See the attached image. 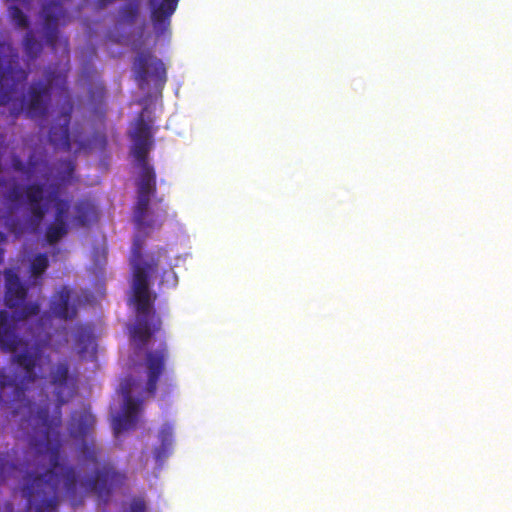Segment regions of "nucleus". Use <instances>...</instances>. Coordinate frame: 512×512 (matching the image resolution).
I'll return each instance as SVG.
<instances>
[{"label": "nucleus", "mask_w": 512, "mask_h": 512, "mask_svg": "<svg viewBox=\"0 0 512 512\" xmlns=\"http://www.w3.org/2000/svg\"><path fill=\"white\" fill-rule=\"evenodd\" d=\"M14 316L6 310H0V350L13 353L12 362L24 373L18 380L0 370V403L11 408L12 416H21L20 428L23 437L32 445L43 441L44 436L52 438L60 435L61 407L73 397L76 387V377L70 373L68 360L59 361L49 371V383L53 387L56 402L54 414H50L48 403L36 405L25 395L27 384L38 379L37 368L40 366L42 354L39 347L28 349V342L17 332Z\"/></svg>", "instance_id": "obj_1"}, {"label": "nucleus", "mask_w": 512, "mask_h": 512, "mask_svg": "<svg viewBox=\"0 0 512 512\" xmlns=\"http://www.w3.org/2000/svg\"><path fill=\"white\" fill-rule=\"evenodd\" d=\"M37 457L48 455L49 468L43 473L27 472L21 481V494L27 508L33 512H59V485L62 480L67 498L73 507L82 505L85 497L94 493L107 500L112 491L121 486L126 477L112 463L104 462L93 475L81 478L74 466L60 463L62 443L60 435L44 436L43 441L29 446Z\"/></svg>", "instance_id": "obj_2"}, {"label": "nucleus", "mask_w": 512, "mask_h": 512, "mask_svg": "<svg viewBox=\"0 0 512 512\" xmlns=\"http://www.w3.org/2000/svg\"><path fill=\"white\" fill-rule=\"evenodd\" d=\"M136 165L140 171L136 181L137 199L133 210L136 233L130 264L133 271V301L137 317L131 330V338L138 342L140 348H143L160 328V319L155 320V313L152 312L153 299L149 290V273L157 270L160 257L166 256L167 251L160 248L157 251V258L149 256L145 260L142 249L150 232L162 226L167 210L165 208H160L157 212L150 210L151 198L155 197L157 192L156 172L148 159L136 161Z\"/></svg>", "instance_id": "obj_3"}, {"label": "nucleus", "mask_w": 512, "mask_h": 512, "mask_svg": "<svg viewBox=\"0 0 512 512\" xmlns=\"http://www.w3.org/2000/svg\"><path fill=\"white\" fill-rule=\"evenodd\" d=\"M67 76L65 73L48 68L44 72V79L30 84L27 93L22 97L17 107L11 109V114L17 117L25 112L29 118L44 117L48 112L52 90L57 86L67 90Z\"/></svg>", "instance_id": "obj_4"}, {"label": "nucleus", "mask_w": 512, "mask_h": 512, "mask_svg": "<svg viewBox=\"0 0 512 512\" xmlns=\"http://www.w3.org/2000/svg\"><path fill=\"white\" fill-rule=\"evenodd\" d=\"M5 295L4 302L7 308L13 310L16 321H24L37 316L40 312L38 302H26L28 290L13 269L4 271Z\"/></svg>", "instance_id": "obj_5"}, {"label": "nucleus", "mask_w": 512, "mask_h": 512, "mask_svg": "<svg viewBox=\"0 0 512 512\" xmlns=\"http://www.w3.org/2000/svg\"><path fill=\"white\" fill-rule=\"evenodd\" d=\"M95 424V418L88 409L74 411L69 423V433L72 438L81 440L79 448L82 460L96 465L100 460V449L93 437H88Z\"/></svg>", "instance_id": "obj_6"}, {"label": "nucleus", "mask_w": 512, "mask_h": 512, "mask_svg": "<svg viewBox=\"0 0 512 512\" xmlns=\"http://www.w3.org/2000/svg\"><path fill=\"white\" fill-rule=\"evenodd\" d=\"M67 1L68 0H44L41 9L46 44L52 49H56L57 43L60 42L66 52H68V39L59 38L58 26L64 25L68 18L67 10L64 7Z\"/></svg>", "instance_id": "obj_7"}, {"label": "nucleus", "mask_w": 512, "mask_h": 512, "mask_svg": "<svg viewBox=\"0 0 512 512\" xmlns=\"http://www.w3.org/2000/svg\"><path fill=\"white\" fill-rule=\"evenodd\" d=\"M133 72L140 89L146 88L149 79L161 86L167 81L164 63L150 50H144L137 54L133 61Z\"/></svg>", "instance_id": "obj_8"}, {"label": "nucleus", "mask_w": 512, "mask_h": 512, "mask_svg": "<svg viewBox=\"0 0 512 512\" xmlns=\"http://www.w3.org/2000/svg\"><path fill=\"white\" fill-rule=\"evenodd\" d=\"M58 195L59 186L53 185L48 200L54 203V220L47 225L44 234L45 240L50 245L58 243L69 231L68 212L70 204L68 200L60 199Z\"/></svg>", "instance_id": "obj_9"}, {"label": "nucleus", "mask_w": 512, "mask_h": 512, "mask_svg": "<svg viewBox=\"0 0 512 512\" xmlns=\"http://www.w3.org/2000/svg\"><path fill=\"white\" fill-rule=\"evenodd\" d=\"M132 381V378L127 379L126 385L123 387V411L122 414L114 419V431L116 434L133 429L136 426L138 414L141 411L142 400L134 399L131 396Z\"/></svg>", "instance_id": "obj_10"}, {"label": "nucleus", "mask_w": 512, "mask_h": 512, "mask_svg": "<svg viewBox=\"0 0 512 512\" xmlns=\"http://www.w3.org/2000/svg\"><path fill=\"white\" fill-rule=\"evenodd\" d=\"M179 0H149L150 18L157 37L170 34L171 17Z\"/></svg>", "instance_id": "obj_11"}, {"label": "nucleus", "mask_w": 512, "mask_h": 512, "mask_svg": "<svg viewBox=\"0 0 512 512\" xmlns=\"http://www.w3.org/2000/svg\"><path fill=\"white\" fill-rule=\"evenodd\" d=\"M72 112L73 103L71 101H67L62 106L56 122L52 124L48 135L51 144L56 147H61L65 151L71 150L70 122Z\"/></svg>", "instance_id": "obj_12"}, {"label": "nucleus", "mask_w": 512, "mask_h": 512, "mask_svg": "<svg viewBox=\"0 0 512 512\" xmlns=\"http://www.w3.org/2000/svg\"><path fill=\"white\" fill-rule=\"evenodd\" d=\"M28 78V72L11 63L0 71V106L8 105L17 94L18 85Z\"/></svg>", "instance_id": "obj_13"}, {"label": "nucleus", "mask_w": 512, "mask_h": 512, "mask_svg": "<svg viewBox=\"0 0 512 512\" xmlns=\"http://www.w3.org/2000/svg\"><path fill=\"white\" fill-rule=\"evenodd\" d=\"M133 140L132 155L135 161H145L153 145L151 126L141 114L135 123L131 134Z\"/></svg>", "instance_id": "obj_14"}, {"label": "nucleus", "mask_w": 512, "mask_h": 512, "mask_svg": "<svg viewBox=\"0 0 512 512\" xmlns=\"http://www.w3.org/2000/svg\"><path fill=\"white\" fill-rule=\"evenodd\" d=\"M168 356L166 345L155 351H148L146 354V365L148 369V380L146 390L154 395L157 389V383L164 370L165 360Z\"/></svg>", "instance_id": "obj_15"}, {"label": "nucleus", "mask_w": 512, "mask_h": 512, "mask_svg": "<svg viewBox=\"0 0 512 512\" xmlns=\"http://www.w3.org/2000/svg\"><path fill=\"white\" fill-rule=\"evenodd\" d=\"M24 192L32 222L35 224L41 223L47 212L46 207L41 204L44 185L41 183L28 184Z\"/></svg>", "instance_id": "obj_16"}, {"label": "nucleus", "mask_w": 512, "mask_h": 512, "mask_svg": "<svg viewBox=\"0 0 512 512\" xmlns=\"http://www.w3.org/2000/svg\"><path fill=\"white\" fill-rule=\"evenodd\" d=\"M71 292L62 287L51 301V311L59 319L72 320L77 316V308L71 305Z\"/></svg>", "instance_id": "obj_17"}, {"label": "nucleus", "mask_w": 512, "mask_h": 512, "mask_svg": "<svg viewBox=\"0 0 512 512\" xmlns=\"http://www.w3.org/2000/svg\"><path fill=\"white\" fill-rule=\"evenodd\" d=\"M97 219L95 204L87 198L79 199L73 207L72 223L79 227L87 226L91 221Z\"/></svg>", "instance_id": "obj_18"}, {"label": "nucleus", "mask_w": 512, "mask_h": 512, "mask_svg": "<svg viewBox=\"0 0 512 512\" xmlns=\"http://www.w3.org/2000/svg\"><path fill=\"white\" fill-rule=\"evenodd\" d=\"M75 345L78 347V353L84 355L93 343V331L89 325L77 324L75 326Z\"/></svg>", "instance_id": "obj_19"}, {"label": "nucleus", "mask_w": 512, "mask_h": 512, "mask_svg": "<svg viewBox=\"0 0 512 512\" xmlns=\"http://www.w3.org/2000/svg\"><path fill=\"white\" fill-rule=\"evenodd\" d=\"M3 198L10 209H18L23 204V188L22 186L13 181L3 191Z\"/></svg>", "instance_id": "obj_20"}, {"label": "nucleus", "mask_w": 512, "mask_h": 512, "mask_svg": "<svg viewBox=\"0 0 512 512\" xmlns=\"http://www.w3.org/2000/svg\"><path fill=\"white\" fill-rule=\"evenodd\" d=\"M23 49L31 60L36 59L41 54L42 44L36 39L33 31L26 32L23 39Z\"/></svg>", "instance_id": "obj_21"}, {"label": "nucleus", "mask_w": 512, "mask_h": 512, "mask_svg": "<svg viewBox=\"0 0 512 512\" xmlns=\"http://www.w3.org/2000/svg\"><path fill=\"white\" fill-rule=\"evenodd\" d=\"M49 267V259L46 253L35 255L30 262V274L34 278L41 277Z\"/></svg>", "instance_id": "obj_22"}, {"label": "nucleus", "mask_w": 512, "mask_h": 512, "mask_svg": "<svg viewBox=\"0 0 512 512\" xmlns=\"http://www.w3.org/2000/svg\"><path fill=\"white\" fill-rule=\"evenodd\" d=\"M139 16V4L137 2L128 3L119 10V22L132 25Z\"/></svg>", "instance_id": "obj_23"}, {"label": "nucleus", "mask_w": 512, "mask_h": 512, "mask_svg": "<svg viewBox=\"0 0 512 512\" xmlns=\"http://www.w3.org/2000/svg\"><path fill=\"white\" fill-rule=\"evenodd\" d=\"M9 16L12 22L21 29H26L29 27V19L27 15L16 5L9 7Z\"/></svg>", "instance_id": "obj_24"}, {"label": "nucleus", "mask_w": 512, "mask_h": 512, "mask_svg": "<svg viewBox=\"0 0 512 512\" xmlns=\"http://www.w3.org/2000/svg\"><path fill=\"white\" fill-rule=\"evenodd\" d=\"M173 429L170 425L166 424L162 427L159 438L162 443V449H157L155 452V457L157 460H160L162 457V450L165 449V446L169 445L172 441Z\"/></svg>", "instance_id": "obj_25"}, {"label": "nucleus", "mask_w": 512, "mask_h": 512, "mask_svg": "<svg viewBox=\"0 0 512 512\" xmlns=\"http://www.w3.org/2000/svg\"><path fill=\"white\" fill-rule=\"evenodd\" d=\"M146 502L143 498H134L129 506L128 512H146Z\"/></svg>", "instance_id": "obj_26"}, {"label": "nucleus", "mask_w": 512, "mask_h": 512, "mask_svg": "<svg viewBox=\"0 0 512 512\" xmlns=\"http://www.w3.org/2000/svg\"><path fill=\"white\" fill-rule=\"evenodd\" d=\"M12 167L15 171L26 174L27 175V167L26 164L22 161V159L18 155H14L11 159Z\"/></svg>", "instance_id": "obj_27"}, {"label": "nucleus", "mask_w": 512, "mask_h": 512, "mask_svg": "<svg viewBox=\"0 0 512 512\" xmlns=\"http://www.w3.org/2000/svg\"><path fill=\"white\" fill-rule=\"evenodd\" d=\"M39 166V161L35 158L33 154H31L27 160V175H32L36 172Z\"/></svg>", "instance_id": "obj_28"}, {"label": "nucleus", "mask_w": 512, "mask_h": 512, "mask_svg": "<svg viewBox=\"0 0 512 512\" xmlns=\"http://www.w3.org/2000/svg\"><path fill=\"white\" fill-rule=\"evenodd\" d=\"M62 166L65 168L66 176H64L63 180H69L72 178L75 166L72 161L70 160H64L61 162Z\"/></svg>", "instance_id": "obj_29"}, {"label": "nucleus", "mask_w": 512, "mask_h": 512, "mask_svg": "<svg viewBox=\"0 0 512 512\" xmlns=\"http://www.w3.org/2000/svg\"><path fill=\"white\" fill-rule=\"evenodd\" d=\"M95 96H97L101 100L104 98V96H105V87L102 84L98 85L95 88V90H90V97L93 99Z\"/></svg>", "instance_id": "obj_30"}, {"label": "nucleus", "mask_w": 512, "mask_h": 512, "mask_svg": "<svg viewBox=\"0 0 512 512\" xmlns=\"http://www.w3.org/2000/svg\"><path fill=\"white\" fill-rule=\"evenodd\" d=\"M114 0H97V5L100 9L105 8L108 4L112 3Z\"/></svg>", "instance_id": "obj_31"}, {"label": "nucleus", "mask_w": 512, "mask_h": 512, "mask_svg": "<svg viewBox=\"0 0 512 512\" xmlns=\"http://www.w3.org/2000/svg\"><path fill=\"white\" fill-rule=\"evenodd\" d=\"M7 181L5 179H0V187H4Z\"/></svg>", "instance_id": "obj_32"}, {"label": "nucleus", "mask_w": 512, "mask_h": 512, "mask_svg": "<svg viewBox=\"0 0 512 512\" xmlns=\"http://www.w3.org/2000/svg\"><path fill=\"white\" fill-rule=\"evenodd\" d=\"M4 251L0 248V263L3 261Z\"/></svg>", "instance_id": "obj_33"}, {"label": "nucleus", "mask_w": 512, "mask_h": 512, "mask_svg": "<svg viewBox=\"0 0 512 512\" xmlns=\"http://www.w3.org/2000/svg\"><path fill=\"white\" fill-rule=\"evenodd\" d=\"M5 239H6V236H5V234H3V233H0V241H3V240H5Z\"/></svg>", "instance_id": "obj_34"}, {"label": "nucleus", "mask_w": 512, "mask_h": 512, "mask_svg": "<svg viewBox=\"0 0 512 512\" xmlns=\"http://www.w3.org/2000/svg\"><path fill=\"white\" fill-rule=\"evenodd\" d=\"M102 143H103V145H106V137L105 136H102Z\"/></svg>", "instance_id": "obj_35"}, {"label": "nucleus", "mask_w": 512, "mask_h": 512, "mask_svg": "<svg viewBox=\"0 0 512 512\" xmlns=\"http://www.w3.org/2000/svg\"><path fill=\"white\" fill-rule=\"evenodd\" d=\"M0 466H1V470H3L4 465H3V463H2V458H1V457H0Z\"/></svg>", "instance_id": "obj_36"}]
</instances>
